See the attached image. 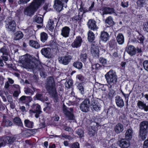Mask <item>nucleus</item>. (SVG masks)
Returning <instances> with one entry per match:
<instances>
[{"label":"nucleus","instance_id":"4","mask_svg":"<svg viewBox=\"0 0 148 148\" xmlns=\"http://www.w3.org/2000/svg\"><path fill=\"white\" fill-rule=\"evenodd\" d=\"M107 83L110 85L115 84L117 82L118 77L116 72L111 70L105 75Z\"/></svg>","mask_w":148,"mask_h":148},{"label":"nucleus","instance_id":"46","mask_svg":"<svg viewBox=\"0 0 148 148\" xmlns=\"http://www.w3.org/2000/svg\"><path fill=\"white\" fill-rule=\"evenodd\" d=\"M73 84V81L71 79H67L65 83V85L66 87L68 88H70L72 85Z\"/></svg>","mask_w":148,"mask_h":148},{"label":"nucleus","instance_id":"58","mask_svg":"<svg viewBox=\"0 0 148 148\" xmlns=\"http://www.w3.org/2000/svg\"><path fill=\"white\" fill-rule=\"evenodd\" d=\"M12 88L15 90H20V87L18 85L14 84L12 86Z\"/></svg>","mask_w":148,"mask_h":148},{"label":"nucleus","instance_id":"22","mask_svg":"<svg viewBox=\"0 0 148 148\" xmlns=\"http://www.w3.org/2000/svg\"><path fill=\"white\" fill-rule=\"evenodd\" d=\"M123 130L124 127L123 125L120 123L117 124L114 128V130L117 134L122 132Z\"/></svg>","mask_w":148,"mask_h":148},{"label":"nucleus","instance_id":"64","mask_svg":"<svg viewBox=\"0 0 148 148\" xmlns=\"http://www.w3.org/2000/svg\"><path fill=\"white\" fill-rule=\"evenodd\" d=\"M76 78L81 81H82L84 80V77L81 75H77L76 76Z\"/></svg>","mask_w":148,"mask_h":148},{"label":"nucleus","instance_id":"53","mask_svg":"<svg viewBox=\"0 0 148 148\" xmlns=\"http://www.w3.org/2000/svg\"><path fill=\"white\" fill-rule=\"evenodd\" d=\"M144 69L148 72V60L144 61L143 63Z\"/></svg>","mask_w":148,"mask_h":148},{"label":"nucleus","instance_id":"23","mask_svg":"<svg viewBox=\"0 0 148 148\" xmlns=\"http://www.w3.org/2000/svg\"><path fill=\"white\" fill-rule=\"evenodd\" d=\"M116 40L119 44L123 45L124 42V37L123 34L119 33L116 37Z\"/></svg>","mask_w":148,"mask_h":148},{"label":"nucleus","instance_id":"17","mask_svg":"<svg viewBox=\"0 0 148 148\" xmlns=\"http://www.w3.org/2000/svg\"><path fill=\"white\" fill-rule=\"evenodd\" d=\"M70 31V28L68 27L65 26L62 28L61 34L63 37L66 38L69 36Z\"/></svg>","mask_w":148,"mask_h":148},{"label":"nucleus","instance_id":"38","mask_svg":"<svg viewBox=\"0 0 148 148\" xmlns=\"http://www.w3.org/2000/svg\"><path fill=\"white\" fill-rule=\"evenodd\" d=\"M13 122L18 126L21 127L23 126L22 123L21 119L19 117H16L15 118L13 119Z\"/></svg>","mask_w":148,"mask_h":148},{"label":"nucleus","instance_id":"21","mask_svg":"<svg viewBox=\"0 0 148 148\" xmlns=\"http://www.w3.org/2000/svg\"><path fill=\"white\" fill-rule=\"evenodd\" d=\"M29 86L31 88L28 87H26L25 88L24 92L26 94H30L32 95L35 91V88L33 87L32 84H30V86Z\"/></svg>","mask_w":148,"mask_h":148},{"label":"nucleus","instance_id":"57","mask_svg":"<svg viewBox=\"0 0 148 148\" xmlns=\"http://www.w3.org/2000/svg\"><path fill=\"white\" fill-rule=\"evenodd\" d=\"M143 29L145 31L148 32V21L144 23Z\"/></svg>","mask_w":148,"mask_h":148},{"label":"nucleus","instance_id":"45","mask_svg":"<svg viewBox=\"0 0 148 148\" xmlns=\"http://www.w3.org/2000/svg\"><path fill=\"white\" fill-rule=\"evenodd\" d=\"M138 40V42L139 43L141 44V45H142L143 47H144V41L145 39V37L142 35L140 36V37L137 38Z\"/></svg>","mask_w":148,"mask_h":148},{"label":"nucleus","instance_id":"55","mask_svg":"<svg viewBox=\"0 0 148 148\" xmlns=\"http://www.w3.org/2000/svg\"><path fill=\"white\" fill-rule=\"evenodd\" d=\"M34 107L36 108L34 110L32 111V112H33V111L42 112L40 110V106L38 104H36Z\"/></svg>","mask_w":148,"mask_h":148},{"label":"nucleus","instance_id":"2","mask_svg":"<svg viewBox=\"0 0 148 148\" xmlns=\"http://www.w3.org/2000/svg\"><path fill=\"white\" fill-rule=\"evenodd\" d=\"M45 88L46 90L53 97L56 99L58 95L55 86V82L52 77H48L45 83Z\"/></svg>","mask_w":148,"mask_h":148},{"label":"nucleus","instance_id":"3","mask_svg":"<svg viewBox=\"0 0 148 148\" xmlns=\"http://www.w3.org/2000/svg\"><path fill=\"white\" fill-rule=\"evenodd\" d=\"M44 1V0H34L29 6L25 8L24 11V14L28 16H32L41 3H43Z\"/></svg>","mask_w":148,"mask_h":148},{"label":"nucleus","instance_id":"6","mask_svg":"<svg viewBox=\"0 0 148 148\" xmlns=\"http://www.w3.org/2000/svg\"><path fill=\"white\" fill-rule=\"evenodd\" d=\"M5 22V27L9 31L14 32L16 29V24L14 21L12 20L11 18H8Z\"/></svg>","mask_w":148,"mask_h":148},{"label":"nucleus","instance_id":"14","mask_svg":"<svg viewBox=\"0 0 148 148\" xmlns=\"http://www.w3.org/2000/svg\"><path fill=\"white\" fill-rule=\"evenodd\" d=\"M140 131L147 132L148 121H143L140 124Z\"/></svg>","mask_w":148,"mask_h":148},{"label":"nucleus","instance_id":"8","mask_svg":"<svg viewBox=\"0 0 148 148\" xmlns=\"http://www.w3.org/2000/svg\"><path fill=\"white\" fill-rule=\"evenodd\" d=\"M72 59V57L69 54H66L64 56L60 57L58 60L59 62L64 65H67L70 62Z\"/></svg>","mask_w":148,"mask_h":148},{"label":"nucleus","instance_id":"56","mask_svg":"<svg viewBox=\"0 0 148 148\" xmlns=\"http://www.w3.org/2000/svg\"><path fill=\"white\" fill-rule=\"evenodd\" d=\"M71 145V148H79V144L77 142L73 143Z\"/></svg>","mask_w":148,"mask_h":148},{"label":"nucleus","instance_id":"19","mask_svg":"<svg viewBox=\"0 0 148 148\" xmlns=\"http://www.w3.org/2000/svg\"><path fill=\"white\" fill-rule=\"evenodd\" d=\"M36 69L39 71L40 75L43 78L45 77L46 74L44 72V70L41 64H37L36 67Z\"/></svg>","mask_w":148,"mask_h":148},{"label":"nucleus","instance_id":"52","mask_svg":"<svg viewBox=\"0 0 148 148\" xmlns=\"http://www.w3.org/2000/svg\"><path fill=\"white\" fill-rule=\"evenodd\" d=\"M99 61L100 62L104 65L106 64L107 63L106 59L102 57H101L99 58Z\"/></svg>","mask_w":148,"mask_h":148},{"label":"nucleus","instance_id":"25","mask_svg":"<svg viewBox=\"0 0 148 148\" xmlns=\"http://www.w3.org/2000/svg\"><path fill=\"white\" fill-rule=\"evenodd\" d=\"M2 124L3 126L8 127L12 126L13 123L11 121L6 119L5 116H3V120Z\"/></svg>","mask_w":148,"mask_h":148},{"label":"nucleus","instance_id":"10","mask_svg":"<svg viewBox=\"0 0 148 148\" xmlns=\"http://www.w3.org/2000/svg\"><path fill=\"white\" fill-rule=\"evenodd\" d=\"M126 51L131 56L135 55L136 53V48L132 45L127 46L126 47Z\"/></svg>","mask_w":148,"mask_h":148},{"label":"nucleus","instance_id":"61","mask_svg":"<svg viewBox=\"0 0 148 148\" xmlns=\"http://www.w3.org/2000/svg\"><path fill=\"white\" fill-rule=\"evenodd\" d=\"M72 19L73 21H77L78 20H80L81 18L79 17V15H78L73 16L72 18Z\"/></svg>","mask_w":148,"mask_h":148},{"label":"nucleus","instance_id":"27","mask_svg":"<svg viewBox=\"0 0 148 148\" xmlns=\"http://www.w3.org/2000/svg\"><path fill=\"white\" fill-rule=\"evenodd\" d=\"M137 106L140 109L144 110L146 112L148 111V106L143 102L139 101L137 103Z\"/></svg>","mask_w":148,"mask_h":148},{"label":"nucleus","instance_id":"26","mask_svg":"<svg viewBox=\"0 0 148 148\" xmlns=\"http://www.w3.org/2000/svg\"><path fill=\"white\" fill-rule=\"evenodd\" d=\"M29 45L31 47L35 49H38L40 47L39 44L36 41L29 40Z\"/></svg>","mask_w":148,"mask_h":148},{"label":"nucleus","instance_id":"43","mask_svg":"<svg viewBox=\"0 0 148 148\" xmlns=\"http://www.w3.org/2000/svg\"><path fill=\"white\" fill-rule=\"evenodd\" d=\"M101 106L99 104H96L91 107L92 111L94 110L98 111L100 110Z\"/></svg>","mask_w":148,"mask_h":148},{"label":"nucleus","instance_id":"37","mask_svg":"<svg viewBox=\"0 0 148 148\" xmlns=\"http://www.w3.org/2000/svg\"><path fill=\"white\" fill-rule=\"evenodd\" d=\"M33 123L29 120L25 119L24 121V124L27 127L29 128H32L33 125Z\"/></svg>","mask_w":148,"mask_h":148},{"label":"nucleus","instance_id":"47","mask_svg":"<svg viewBox=\"0 0 148 148\" xmlns=\"http://www.w3.org/2000/svg\"><path fill=\"white\" fill-rule=\"evenodd\" d=\"M34 21L38 23H41L43 21L42 18L38 16H35Z\"/></svg>","mask_w":148,"mask_h":148},{"label":"nucleus","instance_id":"59","mask_svg":"<svg viewBox=\"0 0 148 148\" xmlns=\"http://www.w3.org/2000/svg\"><path fill=\"white\" fill-rule=\"evenodd\" d=\"M7 100L10 103H12L13 100L12 99V95H8L7 96Z\"/></svg>","mask_w":148,"mask_h":148},{"label":"nucleus","instance_id":"15","mask_svg":"<svg viewBox=\"0 0 148 148\" xmlns=\"http://www.w3.org/2000/svg\"><path fill=\"white\" fill-rule=\"evenodd\" d=\"M82 39L80 37L76 38V39L72 44L71 46L73 48H78L82 44Z\"/></svg>","mask_w":148,"mask_h":148},{"label":"nucleus","instance_id":"50","mask_svg":"<svg viewBox=\"0 0 148 148\" xmlns=\"http://www.w3.org/2000/svg\"><path fill=\"white\" fill-rule=\"evenodd\" d=\"M35 97L37 100H40L41 101H44L45 98H44L43 95L41 94L37 93Z\"/></svg>","mask_w":148,"mask_h":148},{"label":"nucleus","instance_id":"7","mask_svg":"<svg viewBox=\"0 0 148 148\" xmlns=\"http://www.w3.org/2000/svg\"><path fill=\"white\" fill-rule=\"evenodd\" d=\"M63 113L69 119L73 120L74 119L73 114V109L71 107H67L65 105H63Z\"/></svg>","mask_w":148,"mask_h":148},{"label":"nucleus","instance_id":"39","mask_svg":"<svg viewBox=\"0 0 148 148\" xmlns=\"http://www.w3.org/2000/svg\"><path fill=\"white\" fill-rule=\"evenodd\" d=\"M85 100H88L89 102V106L91 107L94 105L96 104L95 101L93 98V97L92 95L89 96L88 98L86 99Z\"/></svg>","mask_w":148,"mask_h":148},{"label":"nucleus","instance_id":"51","mask_svg":"<svg viewBox=\"0 0 148 148\" xmlns=\"http://www.w3.org/2000/svg\"><path fill=\"white\" fill-rule=\"evenodd\" d=\"M128 1L125 2L124 0L121 1V5L123 8H127L129 6Z\"/></svg>","mask_w":148,"mask_h":148},{"label":"nucleus","instance_id":"49","mask_svg":"<svg viewBox=\"0 0 148 148\" xmlns=\"http://www.w3.org/2000/svg\"><path fill=\"white\" fill-rule=\"evenodd\" d=\"M0 52L2 53L3 55H8V51L5 46H3L0 49Z\"/></svg>","mask_w":148,"mask_h":148},{"label":"nucleus","instance_id":"36","mask_svg":"<svg viewBox=\"0 0 148 148\" xmlns=\"http://www.w3.org/2000/svg\"><path fill=\"white\" fill-rule=\"evenodd\" d=\"M40 40L42 42H45L47 39L48 36L47 34L42 32L40 34Z\"/></svg>","mask_w":148,"mask_h":148},{"label":"nucleus","instance_id":"60","mask_svg":"<svg viewBox=\"0 0 148 148\" xmlns=\"http://www.w3.org/2000/svg\"><path fill=\"white\" fill-rule=\"evenodd\" d=\"M20 93V90H15L13 93V96L14 97H18Z\"/></svg>","mask_w":148,"mask_h":148},{"label":"nucleus","instance_id":"18","mask_svg":"<svg viewBox=\"0 0 148 148\" xmlns=\"http://www.w3.org/2000/svg\"><path fill=\"white\" fill-rule=\"evenodd\" d=\"M15 140V138L12 137L6 136L2 138V140L5 144H11Z\"/></svg>","mask_w":148,"mask_h":148},{"label":"nucleus","instance_id":"63","mask_svg":"<svg viewBox=\"0 0 148 148\" xmlns=\"http://www.w3.org/2000/svg\"><path fill=\"white\" fill-rule=\"evenodd\" d=\"M36 130L34 129L30 130H29V131H27L26 132V134L27 135L29 134L32 135L35 133L36 132Z\"/></svg>","mask_w":148,"mask_h":148},{"label":"nucleus","instance_id":"29","mask_svg":"<svg viewBox=\"0 0 148 148\" xmlns=\"http://www.w3.org/2000/svg\"><path fill=\"white\" fill-rule=\"evenodd\" d=\"M114 13V10L113 8L106 7L104 8L103 10V14H111Z\"/></svg>","mask_w":148,"mask_h":148},{"label":"nucleus","instance_id":"12","mask_svg":"<svg viewBox=\"0 0 148 148\" xmlns=\"http://www.w3.org/2000/svg\"><path fill=\"white\" fill-rule=\"evenodd\" d=\"M51 49L49 48H43L41 50V54L45 58H51Z\"/></svg>","mask_w":148,"mask_h":148},{"label":"nucleus","instance_id":"35","mask_svg":"<svg viewBox=\"0 0 148 148\" xmlns=\"http://www.w3.org/2000/svg\"><path fill=\"white\" fill-rule=\"evenodd\" d=\"M105 23L108 24L110 26H113L114 24V23L113 21L112 18L110 16L107 17L105 20Z\"/></svg>","mask_w":148,"mask_h":148},{"label":"nucleus","instance_id":"42","mask_svg":"<svg viewBox=\"0 0 148 148\" xmlns=\"http://www.w3.org/2000/svg\"><path fill=\"white\" fill-rule=\"evenodd\" d=\"M87 58V55L86 53H83L80 54V59L81 61L83 62H85Z\"/></svg>","mask_w":148,"mask_h":148},{"label":"nucleus","instance_id":"33","mask_svg":"<svg viewBox=\"0 0 148 148\" xmlns=\"http://www.w3.org/2000/svg\"><path fill=\"white\" fill-rule=\"evenodd\" d=\"M54 21L51 19H49L47 25V27L51 31H52L54 28Z\"/></svg>","mask_w":148,"mask_h":148},{"label":"nucleus","instance_id":"40","mask_svg":"<svg viewBox=\"0 0 148 148\" xmlns=\"http://www.w3.org/2000/svg\"><path fill=\"white\" fill-rule=\"evenodd\" d=\"M77 89L79 90L80 93L82 95L84 94V88L83 86V85L82 83L79 84L77 86Z\"/></svg>","mask_w":148,"mask_h":148},{"label":"nucleus","instance_id":"32","mask_svg":"<svg viewBox=\"0 0 148 148\" xmlns=\"http://www.w3.org/2000/svg\"><path fill=\"white\" fill-rule=\"evenodd\" d=\"M147 0H138L137 1V5L138 7L140 8L146 6Z\"/></svg>","mask_w":148,"mask_h":148},{"label":"nucleus","instance_id":"48","mask_svg":"<svg viewBox=\"0 0 148 148\" xmlns=\"http://www.w3.org/2000/svg\"><path fill=\"white\" fill-rule=\"evenodd\" d=\"M142 45L137 46L136 47V51L139 54H142L144 50L143 47Z\"/></svg>","mask_w":148,"mask_h":148},{"label":"nucleus","instance_id":"9","mask_svg":"<svg viewBox=\"0 0 148 148\" xmlns=\"http://www.w3.org/2000/svg\"><path fill=\"white\" fill-rule=\"evenodd\" d=\"M88 102V100L85 99L81 104L80 108L83 112H87L88 111L89 107Z\"/></svg>","mask_w":148,"mask_h":148},{"label":"nucleus","instance_id":"13","mask_svg":"<svg viewBox=\"0 0 148 148\" xmlns=\"http://www.w3.org/2000/svg\"><path fill=\"white\" fill-rule=\"evenodd\" d=\"M91 52L93 56L97 58L99 57V49L97 46L92 44L91 45Z\"/></svg>","mask_w":148,"mask_h":148},{"label":"nucleus","instance_id":"20","mask_svg":"<svg viewBox=\"0 0 148 148\" xmlns=\"http://www.w3.org/2000/svg\"><path fill=\"white\" fill-rule=\"evenodd\" d=\"M115 101L117 106L120 108H122L124 106L123 101L119 96H117L115 97Z\"/></svg>","mask_w":148,"mask_h":148},{"label":"nucleus","instance_id":"54","mask_svg":"<svg viewBox=\"0 0 148 148\" xmlns=\"http://www.w3.org/2000/svg\"><path fill=\"white\" fill-rule=\"evenodd\" d=\"M77 134L80 137H82L83 136L84 132L82 129H78L77 131Z\"/></svg>","mask_w":148,"mask_h":148},{"label":"nucleus","instance_id":"44","mask_svg":"<svg viewBox=\"0 0 148 148\" xmlns=\"http://www.w3.org/2000/svg\"><path fill=\"white\" fill-rule=\"evenodd\" d=\"M147 132L139 131V136L142 140H144L146 138Z\"/></svg>","mask_w":148,"mask_h":148},{"label":"nucleus","instance_id":"62","mask_svg":"<svg viewBox=\"0 0 148 148\" xmlns=\"http://www.w3.org/2000/svg\"><path fill=\"white\" fill-rule=\"evenodd\" d=\"M94 130H91V128H89L88 134L90 136H93L95 132Z\"/></svg>","mask_w":148,"mask_h":148},{"label":"nucleus","instance_id":"31","mask_svg":"<svg viewBox=\"0 0 148 148\" xmlns=\"http://www.w3.org/2000/svg\"><path fill=\"white\" fill-rule=\"evenodd\" d=\"M14 40H18L21 39L23 36V33L20 31L16 32L14 34Z\"/></svg>","mask_w":148,"mask_h":148},{"label":"nucleus","instance_id":"24","mask_svg":"<svg viewBox=\"0 0 148 148\" xmlns=\"http://www.w3.org/2000/svg\"><path fill=\"white\" fill-rule=\"evenodd\" d=\"M129 140L126 141L125 139H121L120 142L119 146L122 148H126L130 146Z\"/></svg>","mask_w":148,"mask_h":148},{"label":"nucleus","instance_id":"11","mask_svg":"<svg viewBox=\"0 0 148 148\" xmlns=\"http://www.w3.org/2000/svg\"><path fill=\"white\" fill-rule=\"evenodd\" d=\"M96 21L95 20L92 19L89 20L87 23L88 27L91 30H96L98 29V27L96 25Z\"/></svg>","mask_w":148,"mask_h":148},{"label":"nucleus","instance_id":"16","mask_svg":"<svg viewBox=\"0 0 148 148\" xmlns=\"http://www.w3.org/2000/svg\"><path fill=\"white\" fill-rule=\"evenodd\" d=\"M32 100V99L31 97L25 96H22L19 99L20 102L26 104H27L28 103L31 102Z\"/></svg>","mask_w":148,"mask_h":148},{"label":"nucleus","instance_id":"41","mask_svg":"<svg viewBox=\"0 0 148 148\" xmlns=\"http://www.w3.org/2000/svg\"><path fill=\"white\" fill-rule=\"evenodd\" d=\"M73 66L76 68L81 69L82 68L83 65L81 62L77 61L73 63Z\"/></svg>","mask_w":148,"mask_h":148},{"label":"nucleus","instance_id":"34","mask_svg":"<svg viewBox=\"0 0 148 148\" xmlns=\"http://www.w3.org/2000/svg\"><path fill=\"white\" fill-rule=\"evenodd\" d=\"M88 41L90 42H92L95 38L94 34L92 31L89 30L88 32Z\"/></svg>","mask_w":148,"mask_h":148},{"label":"nucleus","instance_id":"5","mask_svg":"<svg viewBox=\"0 0 148 148\" xmlns=\"http://www.w3.org/2000/svg\"><path fill=\"white\" fill-rule=\"evenodd\" d=\"M68 1V0H55L53 7L57 11L60 12L62 10L63 7H66V4Z\"/></svg>","mask_w":148,"mask_h":148},{"label":"nucleus","instance_id":"1","mask_svg":"<svg viewBox=\"0 0 148 148\" xmlns=\"http://www.w3.org/2000/svg\"><path fill=\"white\" fill-rule=\"evenodd\" d=\"M37 61L34 57L29 55H27L24 56L23 58L21 61L23 67L27 69H36L37 65L35 63Z\"/></svg>","mask_w":148,"mask_h":148},{"label":"nucleus","instance_id":"30","mask_svg":"<svg viewBox=\"0 0 148 148\" xmlns=\"http://www.w3.org/2000/svg\"><path fill=\"white\" fill-rule=\"evenodd\" d=\"M133 133L132 128H129L127 130L125 134V138L127 140H130L132 138V134Z\"/></svg>","mask_w":148,"mask_h":148},{"label":"nucleus","instance_id":"28","mask_svg":"<svg viewBox=\"0 0 148 148\" xmlns=\"http://www.w3.org/2000/svg\"><path fill=\"white\" fill-rule=\"evenodd\" d=\"M109 37V35L107 32L103 31L101 32L100 38L103 41L106 42L108 40Z\"/></svg>","mask_w":148,"mask_h":148}]
</instances>
